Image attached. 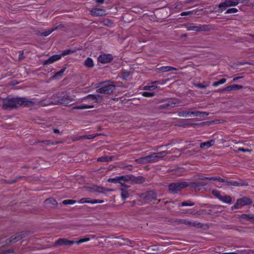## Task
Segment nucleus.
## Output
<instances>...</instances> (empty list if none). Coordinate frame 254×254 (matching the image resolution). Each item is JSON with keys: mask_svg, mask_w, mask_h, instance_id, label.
Listing matches in <instances>:
<instances>
[{"mask_svg": "<svg viewBox=\"0 0 254 254\" xmlns=\"http://www.w3.org/2000/svg\"><path fill=\"white\" fill-rule=\"evenodd\" d=\"M2 108L4 110H11L18 108L20 106L32 107L35 103L26 98L7 97L0 100Z\"/></svg>", "mask_w": 254, "mask_h": 254, "instance_id": "f257e3e1", "label": "nucleus"}, {"mask_svg": "<svg viewBox=\"0 0 254 254\" xmlns=\"http://www.w3.org/2000/svg\"><path fill=\"white\" fill-rule=\"evenodd\" d=\"M51 99L52 101L49 103V105H68L74 101V99L69 96L64 95V94H56L53 95Z\"/></svg>", "mask_w": 254, "mask_h": 254, "instance_id": "f03ea898", "label": "nucleus"}, {"mask_svg": "<svg viewBox=\"0 0 254 254\" xmlns=\"http://www.w3.org/2000/svg\"><path fill=\"white\" fill-rule=\"evenodd\" d=\"M186 28L188 31L192 30L197 32H207L211 30V29H212V26L210 24H203L198 25L189 24L186 25Z\"/></svg>", "mask_w": 254, "mask_h": 254, "instance_id": "7ed1b4c3", "label": "nucleus"}, {"mask_svg": "<svg viewBox=\"0 0 254 254\" xmlns=\"http://www.w3.org/2000/svg\"><path fill=\"white\" fill-rule=\"evenodd\" d=\"M99 85L100 87L96 90L97 92L99 93L111 94L115 89V86L111 84H103L100 83ZM98 87H99V86Z\"/></svg>", "mask_w": 254, "mask_h": 254, "instance_id": "20e7f679", "label": "nucleus"}, {"mask_svg": "<svg viewBox=\"0 0 254 254\" xmlns=\"http://www.w3.org/2000/svg\"><path fill=\"white\" fill-rule=\"evenodd\" d=\"M189 186L187 182H179L170 184L169 185V190L172 193H177L182 189Z\"/></svg>", "mask_w": 254, "mask_h": 254, "instance_id": "39448f33", "label": "nucleus"}, {"mask_svg": "<svg viewBox=\"0 0 254 254\" xmlns=\"http://www.w3.org/2000/svg\"><path fill=\"white\" fill-rule=\"evenodd\" d=\"M252 203L251 199L248 197H244L237 200L236 203L231 207V209L233 210L235 209H239L242 206L250 205Z\"/></svg>", "mask_w": 254, "mask_h": 254, "instance_id": "423d86ee", "label": "nucleus"}, {"mask_svg": "<svg viewBox=\"0 0 254 254\" xmlns=\"http://www.w3.org/2000/svg\"><path fill=\"white\" fill-rule=\"evenodd\" d=\"M156 194L153 191H149L140 194V200L144 202L146 201H151L156 199Z\"/></svg>", "mask_w": 254, "mask_h": 254, "instance_id": "0eeeda50", "label": "nucleus"}, {"mask_svg": "<svg viewBox=\"0 0 254 254\" xmlns=\"http://www.w3.org/2000/svg\"><path fill=\"white\" fill-rule=\"evenodd\" d=\"M168 152L165 151H161L158 153H153L150 155H147L148 162L154 163L157 162L159 159L167 154Z\"/></svg>", "mask_w": 254, "mask_h": 254, "instance_id": "6e6552de", "label": "nucleus"}, {"mask_svg": "<svg viewBox=\"0 0 254 254\" xmlns=\"http://www.w3.org/2000/svg\"><path fill=\"white\" fill-rule=\"evenodd\" d=\"M113 59V57L111 54H102L98 57V60L102 64H106L110 62Z\"/></svg>", "mask_w": 254, "mask_h": 254, "instance_id": "1a4fd4ad", "label": "nucleus"}, {"mask_svg": "<svg viewBox=\"0 0 254 254\" xmlns=\"http://www.w3.org/2000/svg\"><path fill=\"white\" fill-rule=\"evenodd\" d=\"M179 104V101L177 99H172L168 102L165 103L159 107V109H165L168 107H174L177 106Z\"/></svg>", "mask_w": 254, "mask_h": 254, "instance_id": "9d476101", "label": "nucleus"}, {"mask_svg": "<svg viewBox=\"0 0 254 254\" xmlns=\"http://www.w3.org/2000/svg\"><path fill=\"white\" fill-rule=\"evenodd\" d=\"M74 241H70L66 239H59L55 244V246H71L75 243Z\"/></svg>", "mask_w": 254, "mask_h": 254, "instance_id": "9b49d317", "label": "nucleus"}, {"mask_svg": "<svg viewBox=\"0 0 254 254\" xmlns=\"http://www.w3.org/2000/svg\"><path fill=\"white\" fill-rule=\"evenodd\" d=\"M243 88L242 85H237V84H233L228 86H227L225 88H224L222 89L219 90V91L220 92H225V91H228L230 92L233 90H237L241 89H242Z\"/></svg>", "mask_w": 254, "mask_h": 254, "instance_id": "f8f14e48", "label": "nucleus"}, {"mask_svg": "<svg viewBox=\"0 0 254 254\" xmlns=\"http://www.w3.org/2000/svg\"><path fill=\"white\" fill-rule=\"evenodd\" d=\"M61 55H55L51 56L48 60L45 61L43 63L44 65H48L59 60L61 58Z\"/></svg>", "mask_w": 254, "mask_h": 254, "instance_id": "ddd939ff", "label": "nucleus"}, {"mask_svg": "<svg viewBox=\"0 0 254 254\" xmlns=\"http://www.w3.org/2000/svg\"><path fill=\"white\" fill-rule=\"evenodd\" d=\"M90 13L94 16H101L106 14L105 10L100 8H94L90 11Z\"/></svg>", "mask_w": 254, "mask_h": 254, "instance_id": "4468645a", "label": "nucleus"}, {"mask_svg": "<svg viewBox=\"0 0 254 254\" xmlns=\"http://www.w3.org/2000/svg\"><path fill=\"white\" fill-rule=\"evenodd\" d=\"M130 181L134 184H141L145 182V179L142 176L135 177L131 175Z\"/></svg>", "mask_w": 254, "mask_h": 254, "instance_id": "2eb2a0df", "label": "nucleus"}, {"mask_svg": "<svg viewBox=\"0 0 254 254\" xmlns=\"http://www.w3.org/2000/svg\"><path fill=\"white\" fill-rule=\"evenodd\" d=\"M215 140L214 139H212L210 140L201 143L200 144V148L203 149H207L215 144Z\"/></svg>", "mask_w": 254, "mask_h": 254, "instance_id": "dca6fc26", "label": "nucleus"}, {"mask_svg": "<svg viewBox=\"0 0 254 254\" xmlns=\"http://www.w3.org/2000/svg\"><path fill=\"white\" fill-rule=\"evenodd\" d=\"M25 233L23 232L21 233L20 234H16V235L11 236L10 238V242H16L18 241L21 240L25 236Z\"/></svg>", "mask_w": 254, "mask_h": 254, "instance_id": "f3484780", "label": "nucleus"}, {"mask_svg": "<svg viewBox=\"0 0 254 254\" xmlns=\"http://www.w3.org/2000/svg\"><path fill=\"white\" fill-rule=\"evenodd\" d=\"M120 190L121 191V197L123 200L128 198L130 193L132 192L131 190H127L124 188H121Z\"/></svg>", "mask_w": 254, "mask_h": 254, "instance_id": "a211bd4d", "label": "nucleus"}, {"mask_svg": "<svg viewBox=\"0 0 254 254\" xmlns=\"http://www.w3.org/2000/svg\"><path fill=\"white\" fill-rule=\"evenodd\" d=\"M45 204L50 207H54L57 205V202L55 199L50 198L45 200Z\"/></svg>", "mask_w": 254, "mask_h": 254, "instance_id": "6ab92c4d", "label": "nucleus"}, {"mask_svg": "<svg viewBox=\"0 0 254 254\" xmlns=\"http://www.w3.org/2000/svg\"><path fill=\"white\" fill-rule=\"evenodd\" d=\"M93 191L98 192L99 193H106L109 190L101 187L95 186L91 189Z\"/></svg>", "mask_w": 254, "mask_h": 254, "instance_id": "aec40b11", "label": "nucleus"}, {"mask_svg": "<svg viewBox=\"0 0 254 254\" xmlns=\"http://www.w3.org/2000/svg\"><path fill=\"white\" fill-rule=\"evenodd\" d=\"M135 161L138 164H147L149 163L147 156L140 157L135 160Z\"/></svg>", "mask_w": 254, "mask_h": 254, "instance_id": "412c9836", "label": "nucleus"}, {"mask_svg": "<svg viewBox=\"0 0 254 254\" xmlns=\"http://www.w3.org/2000/svg\"><path fill=\"white\" fill-rule=\"evenodd\" d=\"M113 156H102L97 159L98 162H109L112 160Z\"/></svg>", "mask_w": 254, "mask_h": 254, "instance_id": "4be33fe9", "label": "nucleus"}, {"mask_svg": "<svg viewBox=\"0 0 254 254\" xmlns=\"http://www.w3.org/2000/svg\"><path fill=\"white\" fill-rule=\"evenodd\" d=\"M119 178V183L120 184V182L125 183L126 182L130 181V179H131V175H126V176H120Z\"/></svg>", "mask_w": 254, "mask_h": 254, "instance_id": "5701e85b", "label": "nucleus"}, {"mask_svg": "<svg viewBox=\"0 0 254 254\" xmlns=\"http://www.w3.org/2000/svg\"><path fill=\"white\" fill-rule=\"evenodd\" d=\"M190 114L194 115L196 117L208 116L209 113L205 112L195 111L190 112Z\"/></svg>", "mask_w": 254, "mask_h": 254, "instance_id": "b1692460", "label": "nucleus"}, {"mask_svg": "<svg viewBox=\"0 0 254 254\" xmlns=\"http://www.w3.org/2000/svg\"><path fill=\"white\" fill-rule=\"evenodd\" d=\"M220 200L225 203L230 204L232 202V198L230 196L225 195L224 196H221Z\"/></svg>", "mask_w": 254, "mask_h": 254, "instance_id": "393cba45", "label": "nucleus"}, {"mask_svg": "<svg viewBox=\"0 0 254 254\" xmlns=\"http://www.w3.org/2000/svg\"><path fill=\"white\" fill-rule=\"evenodd\" d=\"M84 65L88 67H93L94 66V63L92 59L88 58L84 62Z\"/></svg>", "mask_w": 254, "mask_h": 254, "instance_id": "a878e982", "label": "nucleus"}, {"mask_svg": "<svg viewBox=\"0 0 254 254\" xmlns=\"http://www.w3.org/2000/svg\"><path fill=\"white\" fill-rule=\"evenodd\" d=\"M189 226L190 227H194L196 228H201L202 227V224L197 221H190Z\"/></svg>", "mask_w": 254, "mask_h": 254, "instance_id": "bb28decb", "label": "nucleus"}, {"mask_svg": "<svg viewBox=\"0 0 254 254\" xmlns=\"http://www.w3.org/2000/svg\"><path fill=\"white\" fill-rule=\"evenodd\" d=\"M94 106L92 105L88 106L86 105H81L80 106H75L73 107V109H77V110H83L86 109H90L93 108Z\"/></svg>", "mask_w": 254, "mask_h": 254, "instance_id": "cd10ccee", "label": "nucleus"}, {"mask_svg": "<svg viewBox=\"0 0 254 254\" xmlns=\"http://www.w3.org/2000/svg\"><path fill=\"white\" fill-rule=\"evenodd\" d=\"M160 69L162 72L169 71L172 70H177V69L176 68H175L171 66H162L161 68H160Z\"/></svg>", "mask_w": 254, "mask_h": 254, "instance_id": "c85d7f7f", "label": "nucleus"}, {"mask_svg": "<svg viewBox=\"0 0 254 254\" xmlns=\"http://www.w3.org/2000/svg\"><path fill=\"white\" fill-rule=\"evenodd\" d=\"M229 6L228 4L226 3V1L225 0L224 2H222L219 4L218 7L219 8V9L218 12H221L223 10L225 9L227 7Z\"/></svg>", "mask_w": 254, "mask_h": 254, "instance_id": "c756f323", "label": "nucleus"}, {"mask_svg": "<svg viewBox=\"0 0 254 254\" xmlns=\"http://www.w3.org/2000/svg\"><path fill=\"white\" fill-rule=\"evenodd\" d=\"M60 26H61V25H58L57 26H56L54 28H52V29L51 30H49L48 31H45L43 33H42L41 35H43L44 36H48V35H49L52 32H53L54 31L58 29Z\"/></svg>", "mask_w": 254, "mask_h": 254, "instance_id": "7c9ffc66", "label": "nucleus"}, {"mask_svg": "<svg viewBox=\"0 0 254 254\" xmlns=\"http://www.w3.org/2000/svg\"><path fill=\"white\" fill-rule=\"evenodd\" d=\"M240 0H226V3L228 4V6H236L239 3Z\"/></svg>", "mask_w": 254, "mask_h": 254, "instance_id": "2f4dec72", "label": "nucleus"}, {"mask_svg": "<svg viewBox=\"0 0 254 254\" xmlns=\"http://www.w3.org/2000/svg\"><path fill=\"white\" fill-rule=\"evenodd\" d=\"M86 98L96 101L97 100H99V99H101V97L98 95L96 96L93 94H90L86 96Z\"/></svg>", "mask_w": 254, "mask_h": 254, "instance_id": "473e14b6", "label": "nucleus"}, {"mask_svg": "<svg viewBox=\"0 0 254 254\" xmlns=\"http://www.w3.org/2000/svg\"><path fill=\"white\" fill-rule=\"evenodd\" d=\"M189 222H190L189 220H188L187 219H176L175 221V222H176V224H185V225H187L188 226H189Z\"/></svg>", "mask_w": 254, "mask_h": 254, "instance_id": "72a5a7b5", "label": "nucleus"}, {"mask_svg": "<svg viewBox=\"0 0 254 254\" xmlns=\"http://www.w3.org/2000/svg\"><path fill=\"white\" fill-rule=\"evenodd\" d=\"M238 218H241L245 220H252V219H254V216L249 214H243L239 215Z\"/></svg>", "mask_w": 254, "mask_h": 254, "instance_id": "f704fd0d", "label": "nucleus"}, {"mask_svg": "<svg viewBox=\"0 0 254 254\" xmlns=\"http://www.w3.org/2000/svg\"><path fill=\"white\" fill-rule=\"evenodd\" d=\"M142 96L146 97H152L155 95L153 92H142L140 93Z\"/></svg>", "mask_w": 254, "mask_h": 254, "instance_id": "c9c22d12", "label": "nucleus"}, {"mask_svg": "<svg viewBox=\"0 0 254 254\" xmlns=\"http://www.w3.org/2000/svg\"><path fill=\"white\" fill-rule=\"evenodd\" d=\"M76 202L75 200L71 199H66L64 200L62 203L64 205L73 204Z\"/></svg>", "mask_w": 254, "mask_h": 254, "instance_id": "e433bc0d", "label": "nucleus"}, {"mask_svg": "<svg viewBox=\"0 0 254 254\" xmlns=\"http://www.w3.org/2000/svg\"><path fill=\"white\" fill-rule=\"evenodd\" d=\"M238 11V9L236 8H231L227 9L225 12L226 14H231L236 13Z\"/></svg>", "mask_w": 254, "mask_h": 254, "instance_id": "4c0bfd02", "label": "nucleus"}, {"mask_svg": "<svg viewBox=\"0 0 254 254\" xmlns=\"http://www.w3.org/2000/svg\"><path fill=\"white\" fill-rule=\"evenodd\" d=\"M212 193L220 200L222 195L220 194V193L218 190H213L212 191Z\"/></svg>", "mask_w": 254, "mask_h": 254, "instance_id": "58836bf2", "label": "nucleus"}, {"mask_svg": "<svg viewBox=\"0 0 254 254\" xmlns=\"http://www.w3.org/2000/svg\"><path fill=\"white\" fill-rule=\"evenodd\" d=\"M189 114H190V112L187 111H181L178 113V115L179 117H186L187 115Z\"/></svg>", "mask_w": 254, "mask_h": 254, "instance_id": "ea45409f", "label": "nucleus"}, {"mask_svg": "<svg viewBox=\"0 0 254 254\" xmlns=\"http://www.w3.org/2000/svg\"><path fill=\"white\" fill-rule=\"evenodd\" d=\"M227 185H230L233 186H242V185H240V183L236 181H228L227 182Z\"/></svg>", "mask_w": 254, "mask_h": 254, "instance_id": "a19ab883", "label": "nucleus"}, {"mask_svg": "<svg viewBox=\"0 0 254 254\" xmlns=\"http://www.w3.org/2000/svg\"><path fill=\"white\" fill-rule=\"evenodd\" d=\"M157 88V86L152 85H150V86H148V85L144 86L143 87V90H153Z\"/></svg>", "mask_w": 254, "mask_h": 254, "instance_id": "79ce46f5", "label": "nucleus"}, {"mask_svg": "<svg viewBox=\"0 0 254 254\" xmlns=\"http://www.w3.org/2000/svg\"><path fill=\"white\" fill-rule=\"evenodd\" d=\"M65 68L61 69L59 71L56 72L55 74V77H61L63 75V74L64 72L65 71Z\"/></svg>", "mask_w": 254, "mask_h": 254, "instance_id": "37998d69", "label": "nucleus"}, {"mask_svg": "<svg viewBox=\"0 0 254 254\" xmlns=\"http://www.w3.org/2000/svg\"><path fill=\"white\" fill-rule=\"evenodd\" d=\"M89 240H90V238H84L80 239L78 241H75L76 242L75 243H76L77 244L79 245V244H80L81 243L87 242V241H88Z\"/></svg>", "mask_w": 254, "mask_h": 254, "instance_id": "c03bdc74", "label": "nucleus"}, {"mask_svg": "<svg viewBox=\"0 0 254 254\" xmlns=\"http://www.w3.org/2000/svg\"><path fill=\"white\" fill-rule=\"evenodd\" d=\"M108 182L113 183H119V177H116L115 178H110L108 180Z\"/></svg>", "mask_w": 254, "mask_h": 254, "instance_id": "a18cd8bd", "label": "nucleus"}, {"mask_svg": "<svg viewBox=\"0 0 254 254\" xmlns=\"http://www.w3.org/2000/svg\"><path fill=\"white\" fill-rule=\"evenodd\" d=\"M193 205H194V203L190 201H188L187 202H183L181 203V205L182 206H192Z\"/></svg>", "mask_w": 254, "mask_h": 254, "instance_id": "49530a36", "label": "nucleus"}, {"mask_svg": "<svg viewBox=\"0 0 254 254\" xmlns=\"http://www.w3.org/2000/svg\"><path fill=\"white\" fill-rule=\"evenodd\" d=\"M194 85L195 87L201 89H205L208 86V85H203L201 83H197Z\"/></svg>", "mask_w": 254, "mask_h": 254, "instance_id": "de8ad7c7", "label": "nucleus"}, {"mask_svg": "<svg viewBox=\"0 0 254 254\" xmlns=\"http://www.w3.org/2000/svg\"><path fill=\"white\" fill-rule=\"evenodd\" d=\"M21 178V177H16L14 179L10 181H7L6 182L9 184H12L16 182Z\"/></svg>", "mask_w": 254, "mask_h": 254, "instance_id": "09e8293b", "label": "nucleus"}, {"mask_svg": "<svg viewBox=\"0 0 254 254\" xmlns=\"http://www.w3.org/2000/svg\"><path fill=\"white\" fill-rule=\"evenodd\" d=\"M103 135L102 133H95V134H92L88 135V139H93L95 138L96 136H98L99 135Z\"/></svg>", "mask_w": 254, "mask_h": 254, "instance_id": "8fccbe9b", "label": "nucleus"}, {"mask_svg": "<svg viewBox=\"0 0 254 254\" xmlns=\"http://www.w3.org/2000/svg\"><path fill=\"white\" fill-rule=\"evenodd\" d=\"M190 185L191 188L198 189L199 190L198 188L199 186H198V183H191Z\"/></svg>", "mask_w": 254, "mask_h": 254, "instance_id": "3c124183", "label": "nucleus"}, {"mask_svg": "<svg viewBox=\"0 0 254 254\" xmlns=\"http://www.w3.org/2000/svg\"><path fill=\"white\" fill-rule=\"evenodd\" d=\"M204 211H205L204 210H201L199 211H195V212H194V215H202V214H203Z\"/></svg>", "mask_w": 254, "mask_h": 254, "instance_id": "603ef678", "label": "nucleus"}, {"mask_svg": "<svg viewBox=\"0 0 254 254\" xmlns=\"http://www.w3.org/2000/svg\"><path fill=\"white\" fill-rule=\"evenodd\" d=\"M238 151H242V152H252V150H250V149H245L244 148H239L238 149Z\"/></svg>", "mask_w": 254, "mask_h": 254, "instance_id": "864d4df0", "label": "nucleus"}, {"mask_svg": "<svg viewBox=\"0 0 254 254\" xmlns=\"http://www.w3.org/2000/svg\"><path fill=\"white\" fill-rule=\"evenodd\" d=\"M123 169H127L128 170H132V169H133V167L132 165H126V166H123L122 167Z\"/></svg>", "mask_w": 254, "mask_h": 254, "instance_id": "5fc2aeb1", "label": "nucleus"}, {"mask_svg": "<svg viewBox=\"0 0 254 254\" xmlns=\"http://www.w3.org/2000/svg\"><path fill=\"white\" fill-rule=\"evenodd\" d=\"M79 202L80 203H89V201L88 200L87 198H81L79 201Z\"/></svg>", "mask_w": 254, "mask_h": 254, "instance_id": "6e6d98bb", "label": "nucleus"}, {"mask_svg": "<svg viewBox=\"0 0 254 254\" xmlns=\"http://www.w3.org/2000/svg\"><path fill=\"white\" fill-rule=\"evenodd\" d=\"M191 13H192V11H186V12H183L181 13V16L189 15L191 14Z\"/></svg>", "mask_w": 254, "mask_h": 254, "instance_id": "4d7b16f0", "label": "nucleus"}, {"mask_svg": "<svg viewBox=\"0 0 254 254\" xmlns=\"http://www.w3.org/2000/svg\"><path fill=\"white\" fill-rule=\"evenodd\" d=\"M43 142L47 145H50L54 144V143L53 142H52L50 140H45V141H43Z\"/></svg>", "mask_w": 254, "mask_h": 254, "instance_id": "13d9d810", "label": "nucleus"}, {"mask_svg": "<svg viewBox=\"0 0 254 254\" xmlns=\"http://www.w3.org/2000/svg\"><path fill=\"white\" fill-rule=\"evenodd\" d=\"M120 184H121V186L122 187V188L125 189L127 190L129 188V186H128L127 185H126V184H125L124 183H123L122 182H120Z\"/></svg>", "mask_w": 254, "mask_h": 254, "instance_id": "bf43d9fd", "label": "nucleus"}, {"mask_svg": "<svg viewBox=\"0 0 254 254\" xmlns=\"http://www.w3.org/2000/svg\"><path fill=\"white\" fill-rule=\"evenodd\" d=\"M226 79L225 78H222L218 81L219 85L224 84L225 83Z\"/></svg>", "mask_w": 254, "mask_h": 254, "instance_id": "052dcab7", "label": "nucleus"}, {"mask_svg": "<svg viewBox=\"0 0 254 254\" xmlns=\"http://www.w3.org/2000/svg\"><path fill=\"white\" fill-rule=\"evenodd\" d=\"M80 139H82V136H76L74 138H73L72 140L75 141H77V140H79Z\"/></svg>", "mask_w": 254, "mask_h": 254, "instance_id": "680f3d73", "label": "nucleus"}, {"mask_svg": "<svg viewBox=\"0 0 254 254\" xmlns=\"http://www.w3.org/2000/svg\"><path fill=\"white\" fill-rule=\"evenodd\" d=\"M206 185H207V183H205L204 182H199L198 183V186H199V187L205 186Z\"/></svg>", "mask_w": 254, "mask_h": 254, "instance_id": "e2e57ef3", "label": "nucleus"}, {"mask_svg": "<svg viewBox=\"0 0 254 254\" xmlns=\"http://www.w3.org/2000/svg\"><path fill=\"white\" fill-rule=\"evenodd\" d=\"M205 180L215 181L214 177H205Z\"/></svg>", "mask_w": 254, "mask_h": 254, "instance_id": "0e129e2a", "label": "nucleus"}, {"mask_svg": "<svg viewBox=\"0 0 254 254\" xmlns=\"http://www.w3.org/2000/svg\"><path fill=\"white\" fill-rule=\"evenodd\" d=\"M23 51H20V53H19V59L20 60L22 58H23Z\"/></svg>", "mask_w": 254, "mask_h": 254, "instance_id": "69168bd1", "label": "nucleus"}, {"mask_svg": "<svg viewBox=\"0 0 254 254\" xmlns=\"http://www.w3.org/2000/svg\"><path fill=\"white\" fill-rule=\"evenodd\" d=\"M205 177H203L202 176H199L197 179L199 180L204 181V180H205Z\"/></svg>", "mask_w": 254, "mask_h": 254, "instance_id": "338daca9", "label": "nucleus"}, {"mask_svg": "<svg viewBox=\"0 0 254 254\" xmlns=\"http://www.w3.org/2000/svg\"><path fill=\"white\" fill-rule=\"evenodd\" d=\"M104 1L105 0H96V3L98 4H102Z\"/></svg>", "mask_w": 254, "mask_h": 254, "instance_id": "774afa93", "label": "nucleus"}]
</instances>
